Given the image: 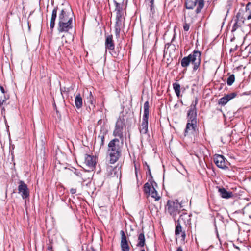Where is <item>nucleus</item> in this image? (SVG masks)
Listing matches in <instances>:
<instances>
[{"mask_svg":"<svg viewBox=\"0 0 251 251\" xmlns=\"http://www.w3.org/2000/svg\"><path fill=\"white\" fill-rule=\"evenodd\" d=\"M250 135H251V133Z\"/></svg>","mask_w":251,"mask_h":251,"instance_id":"50","label":"nucleus"},{"mask_svg":"<svg viewBox=\"0 0 251 251\" xmlns=\"http://www.w3.org/2000/svg\"><path fill=\"white\" fill-rule=\"evenodd\" d=\"M145 245V237L144 233H141L138 236V242L136 246L142 248Z\"/></svg>","mask_w":251,"mask_h":251,"instance_id":"26","label":"nucleus"},{"mask_svg":"<svg viewBox=\"0 0 251 251\" xmlns=\"http://www.w3.org/2000/svg\"><path fill=\"white\" fill-rule=\"evenodd\" d=\"M8 98L3 87L0 86V104H2Z\"/></svg>","mask_w":251,"mask_h":251,"instance_id":"23","label":"nucleus"},{"mask_svg":"<svg viewBox=\"0 0 251 251\" xmlns=\"http://www.w3.org/2000/svg\"><path fill=\"white\" fill-rule=\"evenodd\" d=\"M197 111L188 110L187 114V124L185 129V136L194 134L198 130Z\"/></svg>","mask_w":251,"mask_h":251,"instance_id":"3","label":"nucleus"},{"mask_svg":"<svg viewBox=\"0 0 251 251\" xmlns=\"http://www.w3.org/2000/svg\"><path fill=\"white\" fill-rule=\"evenodd\" d=\"M84 164L89 169L93 170L96 164V158L93 156L85 154Z\"/></svg>","mask_w":251,"mask_h":251,"instance_id":"12","label":"nucleus"},{"mask_svg":"<svg viewBox=\"0 0 251 251\" xmlns=\"http://www.w3.org/2000/svg\"><path fill=\"white\" fill-rule=\"evenodd\" d=\"M176 251H183L182 247H179L177 248Z\"/></svg>","mask_w":251,"mask_h":251,"instance_id":"43","label":"nucleus"},{"mask_svg":"<svg viewBox=\"0 0 251 251\" xmlns=\"http://www.w3.org/2000/svg\"><path fill=\"white\" fill-rule=\"evenodd\" d=\"M234 21L235 23H234L233 25L232 26V32H234L244 25H249L251 24V22L245 23L244 21L240 17H238L237 15L235 17Z\"/></svg>","mask_w":251,"mask_h":251,"instance_id":"14","label":"nucleus"},{"mask_svg":"<svg viewBox=\"0 0 251 251\" xmlns=\"http://www.w3.org/2000/svg\"><path fill=\"white\" fill-rule=\"evenodd\" d=\"M125 120L119 117L116 123L114 130L113 131V135L115 137H118L123 142V130L125 126Z\"/></svg>","mask_w":251,"mask_h":251,"instance_id":"6","label":"nucleus"},{"mask_svg":"<svg viewBox=\"0 0 251 251\" xmlns=\"http://www.w3.org/2000/svg\"><path fill=\"white\" fill-rule=\"evenodd\" d=\"M74 173L77 176H80L81 175L80 172L78 171L76 169L75 170Z\"/></svg>","mask_w":251,"mask_h":251,"instance_id":"42","label":"nucleus"},{"mask_svg":"<svg viewBox=\"0 0 251 251\" xmlns=\"http://www.w3.org/2000/svg\"><path fill=\"white\" fill-rule=\"evenodd\" d=\"M18 190L19 193L21 194L23 199H26L29 198V191L27 185L23 181L20 180L19 181Z\"/></svg>","mask_w":251,"mask_h":251,"instance_id":"8","label":"nucleus"},{"mask_svg":"<svg viewBox=\"0 0 251 251\" xmlns=\"http://www.w3.org/2000/svg\"><path fill=\"white\" fill-rule=\"evenodd\" d=\"M249 217H250V218H251V215H249Z\"/></svg>","mask_w":251,"mask_h":251,"instance_id":"49","label":"nucleus"},{"mask_svg":"<svg viewBox=\"0 0 251 251\" xmlns=\"http://www.w3.org/2000/svg\"><path fill=\"white\" fill-rule=\"evenodd\" d=\"M75 106L77 109H80L83 105V100L80 94H78L75 97Z\"/></svg>","mask_w":251,"mask_h":251,"instance_id":"25","label":"nucleus"},{"mask_svg":"<svg viewBox=\"0 0 251 251\" xmlns=\"http://www.w3.org/2000/svg\"><path fill=\"white\" fill-rule=\"evenodd\" d=\"M148 118L143 117L141 125L139 127L140 132L142 134H146L148 131Z\"/></svg>","mask_w":251,"mask_h":251,"instance_id":"20","label":"nucleus"},{"mask_svg":"<svg viewBox=\"0 0 251 251\" xmlns=\"http://www.w3.org/2000/svg\"><path fill=\"white\" fill-rule=\"evenodd\" d=\"M105 47L106 50H113L115 47L112 35H108L105 37Z\"/></svg>","mask_w":251,"mask_h":251,"instance_id":"19","label":"nucleus"},{"mask_svg":"<svg viewBox=\"0 0 251 251\" xmlns=\"http://www.w3.org/2000/svg\"><path fill=\"white\" fill-rule=\"evenodd\" d=\"M76 189L75 188H71L70 189V193L72 194H74L76 193Z\"/></svg>","mask_w":251,"mask_h":251,"instance_id":"41","label":"nucleus"},{"mask_svg":"<svg viewBox=\"0 0 251 251\" xmlns=\"http://www.w3.org/2000/svg\"><path fill=\"white\" fill-rule=\"evenodd\" d=\"M121 151V147L120 145V140L114 138L111 140L108 143L107 151Z\"/></svg>","mask_w":251,"mask_h":251,"instance_id":"11","label":"nucleus"},{"mask_svg":"<svg viewBox=\"0 0 251 251\" xmlns=\"http://www.w3.org/2000/svg\"><path fill=\"white\" fill-rule=\"evenodd\" d=\"M198 14H196V10L195 12H189L187 13V16L190 17L191 19L192 20L193 19L197 18V15Z\"/></svg>","mask_w":251,"mask_h":251,"instance_id":"35","label":"nucleus"},{"mask_svg":"<svg viewBox=\"0 0 251 251\" xmlns=\"http://www.w3.org/2000/svg\"><path fill=\"white\" fill-rule=\"evenodd\" d=\"M53 106H54V109L56 110V112H57L58 111L57 110L56 105V104L55 103L53 104Z\"/></svg>","mask_w":251,"mask_h":251,"instance_id":"45","label":"nucleus"},{"mask_svg":"<svg viewBox=\"0 0 251 251\" xmlns=\"http://www.w3.org/2000/svg\"><path fill=\"white\" fill-rule=\"evenodd\" d=\"M218 191L220 195L223 198L228 199L232 197L233 194L231 192H228L224 188H219Z\"/></svg>","mask_w":251,"mask_h":251,"instance_id":"24","label":"nucleus"},{"mask_svg":"<svg viewBox=\"0 0 251 251\" xmlns=\"http://www.w3.org/2000/svg\"><path fill=\"white\" fill-rule=\"evenodd\" d=\"M144 191L146 194H148L151 195V197L155 199V201H158L160 199V197L157 191L155 189L154 186L147 182L144 186Z\"/></svg>","mask_w":251,"mask_h":251,"instance_id":"7","label":"nucleus"},{"mask_svg":"<svg viewBox=\"0 0 251 251\" xmlns=\"http://www.w3.org/2000/svg\"><path fill=\"white\" fill-rule=\"evenodd\" d=\"M235 81V76L233 74L230 75L227 79L226 83L228 86H231Z\"/></svg>","mask_w":251,"mask_h":251,"instance_id":"33","label":"nucleus"},{"mask_svg":"<svg viewBox=\"0 0 251 251\" xmlns=\"http://www.w3.org/2000/svg\"><path fill=\"white\" fill-rule=\"evenodd\" d=\"M73 27V22H58L57 30L59 32H68Z\"/></svg>","mask_w":251,"mask_h":251,"instance_id":"10","label":"nucleus"},{"mask_svg":"<svg viewBox=\"0 0 251 251\" xmlns=\"http://www.w3.org/2000/svg\"><path fill=\"white\" fill-rule=\"evenodd\" d=\"M184 24L183 25V29L184 31H188L190 28V25L186 22V16L184 15Z\"/></svg>","mask_w":251,"mask_h":251,"instance_id":"36","label":"nucleus"},{"mask_svg":"<svg viewBox=\"0 0 251 251\" xmlns=\"http://www.w3.org/2000/svg\"><path fill=\"white\" fill-rule=\"evenodd\" d=\"M213 159L214 163L218 168L223 169L228 168V162L226 161V159L223 155L215 154L214 156Z\"/></svg>","mask_w":251,"mask_h":251,"instance_id":"9","label":"nucleus"},{"mask_svg":"<svg viewBox=\"0 0 251 251\" xmlns=\"http://www.w3.org/2000/svg\"><path fill=\"white\" fill-rule=\"evenodd\" d=\"M115 5V11H116V16H123V7L121 4L118 3L116 1H114Z\"/></svg>","mask_w":251,"mask_h":251,"instance_id":"27","label":"nucleus"},{"mask_svg":"<svg viewBox=\"0 0 251 251\" xmlns=\"http://www.w3.org/2000/svg\"><path fill=\"white\" fill-rule=\"evenodd\" d=\"M173 87L175 91L176 94L178 98L180 96V85L178 83H174L173 84Z\"/></svg>","mask_w":251,"mask_h":251,"instance_id":"31","label":"nucleus"},{"mask_svg":"<svg viewBox=\"0 0 251 251\" xmlns=\"http://www.w3.org/2000/svg\"><path fill=\"white\" fill-rule=\"evenodd\" d=\"M48 249L50 251H52V246H49L48 248Z\"/></svg>","mask_w":251,"mask_h":251,"instance_id":"44","label":"nucleus"},{"mask_svg":"<svg viewBox=\"0 0 251 251\" xmlns=\"http://www.w3.org/2000/svg\"><path fill=\"white\" fill-rule=\"evenodd\" d=\"M181 204L177 201H168L166 206V210L173 217L179 214L181 208Z\"/></svg>","mask_w":251,"mask_h":251,"instance_id":"4","label":"nucleus"},{"mask_svg":"<svg viewBox=\"0 0 251 251\" xmlns=\"http://www.w3.org/2000/svg\"><path fill=\"white\" fill-rule=\"evenodd\" d=\"M144 114L143 117L149 118V102L146 101L144 104Z\"/></svg>","mask_w":251,"mask_h":251,"instance_id":"30","label":"nucleus"},{"mask_svg":"<svg viewBox=\"0 0 251 251\" xmlns=\"http://www.w3.org/2000/svg\"><path fill=\"white\" fill-rule=\"evenodd\" d=\"M147 1H149L150 2V10L151 11H152L153 8V4H154V0H146Z\"/></svg>","mask_w":251,"mask_h":251,"instance_id":"38","label":"nucleus"},{"mask_svg":"<svg viewBox=\"0 0 251 251\" xmlns=\"http://www.w3.org/2000/svg\"><path fill=\"white\" fill-rule=\"evenodd\" d=\"M236 15L238 17L243 20L245 23L246 20L249 21L251 19V13L244 11L243 9H240Z\"/></svg>","mask_w":251,"mask_h":251,"instance_id":"22","label":"nucleus"},{"mask_svg":"<svg viewBox=\"0 0 251 251\" xmlns=\"http://www.w3.org/2000/svg\"><path fill=\"white\" fill-rule=\"evenodd\" d=\"M102 122V120H99L98 122V123L99 124H100Z\"/></svg>","mask_w":251,"mask_h":251,"instance_id":"46","label":"nucleus"},{"mask_svg":"<svg viewBox=\"0 0 251 251\" xmlns=\"http://www.w3.org/2000/svg\"><path fill=\"white\" fill-rule=\"evenodd\" d=\"M197 5L196 9V14L200 13L204 5L203 0H185L184 7L187 9H193Z\"/></svg>","mask_w":251,"mask_h":251,"instance_id":"5","label":"nucleus"},{"mask_svg":"<svg viewBox=\"0 0 251 251\" xmlns=\"http://www.w3.org/2000/svg\"><path fill=\"white\" fill-rule=\"evenodd\" d=\"M189 219L190 216L187 213L183 212L180 215L179 218L176 221V223H179L180 224L182 222L185 223L186 221H188Z\"/></svg>","mask_w":251,"mask_h":251,"instance_id":"28","label":"nucleus"},{"mask_svg":"<svg viewBox=\"0 0 251 251\" xmlns=\"http://www.w3.org/2000/svg\"><path fill=\"white\" fill-rule=\"evenodd\" d=\"M121 236V248L122 251H129L130 247L128 245L126 235L123 230L120 231Z\"/></svg>","mask_w":251,"mask_h":251,"instance_id":"13","label":"nucleus"},{"mask_svg":"<svg viewBox=\"0 0 251 251\" xmlns=\"http://www.w3.org/2000/svg\"><path fill=\"white\" fill-rule=\"evenodd\" d=\"M58 12V22H73L74 13L71 8L68 5L65 6L63 4L62 6L55 7L51 13L50 22V28L51 32L53 31L55 25V21Z\"/></svg>","mask_w":251,"mask_h":251,"instance_id":"1","label":"nucleus"},{"mask_svg":"<svg viewBox=\"0 0 251 251\" xmlns=\"http://www.w3.org/2000/svg\"><path fill=\"white\" fill-rule=\"evenodd\" d=\"M107 133V131L105 130L102 133H101L98 137V138L100 139V148L103 147L104 145L105 135Z\"/></svg>","mask_w":251,"mask_h":251,"instance_id":"32","label":"nucleus"},{"mask_svg":"<svg viewBox=\"0 0 251 251\" xmlns=\"http://www.w3.org/2000/svg\"><path fill=\"white\" fill-rule=\"evenodd\" d=\"M110 159L109 162L110 164H114L116 162L121 155V151H107Z\"/></svg>","mask_w":251,"mask_h":251,"instance_id":"15","label":"nucleus"},{"mask_svg":"<svg viewBox=\"0 0 251 251\" xmlns=\"http://www.w3.org/2000/svg\"><path fill=\"white\" fill-rule=\"evenodd\" d=\"M238 48V46L236 45L234 48H232L230 49V52H234Z\"/></svg>","mask_w":251,"mask_h":251,"instance_id":"40","label":"nucleus"},{"mask_svg":"<svg viewBox=\"0 0 251 251\" xmlns=\"http://www.w3.org/2000/svg\"><path fill=\"white\" fill-rule=\"evenodd\" d=\"M201 63V52L198 50H194L187 56L184 57L181 60V66L184 69L187 70V67L190 64L193 65V71H196L198 70Z\"/></svg>","mask_w":251,"mask_h":251,"instance_id":"2","label":"nucleus"},{"mask_svg":"<svg viewBox=\"0 0 251 251\" xmlns=\"http://www.w3.org/2000/svg\"><path fill=\"white\" fill-rule=\"evenodd\" d=\"M121 50L122 47L120 45H119L116 48L115 47H114L113 50H109V52L112 57L119 58L120 57H123L124 56V55L121 53Z\"/></svg>","mask_w":251,"mask_h":251,"instance_id":"21","label":"nucleus"},{"mask_svg":"<svg viewBox=\"0 0 251 251\" xmlns=\"http://www.w3.org/2000/svg\"><path fill=\"white\" fill-rule=\"evenodd\" d=\"M140 251H145V250L144 249H142Z\"/></svg>","mask_w":251,"mask_h":251,"instance_id":"48","label":"nucleus"},{"mask_svg":"<svg viewBox=\"0 0 251 251\" xmlns=\"http://www.w3.org/2000/svg\"><path fill=\"white\" fill-rule=\"evenodd\" d=\"M237 93L233 92L225 96L219 100L218 103L221 105H226L229 100L236 97Z\"/></svg>","mask_w":251,"mask_h":251,"instance_id":"16","label":"nucleus"},{"mask_svg":"<svg viewBox=\"0 0 251 251\" xmlns=\"http://www.w3.org/2000/svg\"><path fill=\"white\" fill-rule=\"evenodd\" d=\"M135 174H136V176H137V173L136 167H135Z\"/></svg>","mask_w":251,"mask_h":251,"instance_id":"47","label":"nucleus"},{"mask_svg":"<svg viewBox=\"0 0 251 251\" xmlns=\"http://www.w3.org/2000/svg\"><path fill=\"white\" fill-rule=\"evenodd\" d=\"M175 226V234L176 236L178 237L181 234V240L184 242L186 238L185 231L182 230V226L179 223H176Z\"/></svg>","mask_w":251,"mask_h":251,"instance_id":"17","label":"nucleus"},{"mask_svg":"<svg viewBox=\"0 0 251 251\" xmlns=\"http://www.w3.org/2000/svg\"><path fill=\"white\" fill-rule=\"evenodd\" d=\"M89 96L87 98L88 102H89L92 106L94 108L95 107V100L91 91H88Z\"/></svg>","mask_w":251,"mask_h":251,"instance_id":"29","label":"nucleus"},{"mask_svg":"<svg viewBox=\"0 0 251 251\" xmlns=\"http://www.w3.org/2000/svg\"><path fill=\"white\" fill-rule=\"evenodd\" d=\"M145 169H147L148 170L149 174L151 176V172L149 165L147 163V162L145 163Z\"/></svg>","mask_w":251,"mask_h":251,"instance_id":"39","label":"nucleus"},{"mask_svg":"<svg viewBox=\"0 0 251 251\" xmlns=\"http://www.w3.org/2000/svg\"><path fill=\"white\" fill-rule=\"evenodd\" d=\"M198 100L197 98H195V101H193L191 104L189 110L197 111L196 105L198 104Z\"/></svg>","mask_w":251,"mask_h":251,"instance_id":"34","label":"nucleus"},{"mask_svg":"<svg viewBox=\"0 0 251 251\" xmlns=\"http://www.w3.org/2000/svg\"><path fill=\"white\" fill-rule=\"evenodd\" d=\"M122 25V16L116 17V23L115 24V35L117 38L120 37V34L121 30V26Z\"/></svg>","mask_w":251,"mask_h":251,"instance_id":"18","label":"nucleus"},{"mask_svg":"<svg viewBox=\"0 0 251 251\" xmlns=\"http://www.w3.org/2000/svg\"><path fill=\"white\" fill-rule=\"evenodd\" d=\"M244 11H245L246 12L251 13V3L249 2L247 4L245 7V9L244 10Z\"/></svg>","mask_w":251,"mask_h":251,"instance_id":"37","label":"nucleus"}]
</instances>
